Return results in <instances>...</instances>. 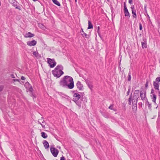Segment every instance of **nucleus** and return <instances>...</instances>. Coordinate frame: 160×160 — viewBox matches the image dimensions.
<instances>
[{
  "label": "nucleus",
  "instance_id": "1",
  "mask_svg": "<svg viewBox=\"0 0 160 160\" xmlns=\"http://www.w3.org/2000/svg\"><path fill=\"white\" fill-rule=\"evenodd\" d=\"M59 85L64 88L72 89L74 87L73 79L71 76H65L60 81Z\"/></svg>",
  "mask_w": 160,
  "mask_h": 160
},
{
  "label": "nucleus",
  "instance_id": "2",
  "mask_svg": "<svg viewBox=\"0 0 160 160\" xmlns=\"http://www.w3.org/2000/svg\"><path fill=\"white\" fill-rule=\"evenodd\" d=\"M63 69V67L62 65H58L55 68L54 70L52 71V74L54 77L59 78L64 73L62 71Z\"/></svg>",
  "mask_w": 160,
  "mask_h": 160
},
{
  "label": "nucleus",
  "instance_id": "3",
  "mask_svg": "<svg viewBox=\"0 0 160 160\" xmlns=\"http://www.w3.org/2000/svg\"><path fill=\"white\" fill-rule=\"evenodd\" d=\"M139 90H135L133 98L132 96V93L129 96L128 98V104L131 105L132 101H136L138 102V98H139Z\"/></svg>",
  "mask_w": 160,
  "mask_h": 160
},
{
  "label": "nucleus",
  "instance_id": "4",
  "mask_svg": "<svg viewBox=\"0 0 160 160\" xmlns=\"http://www.w3.org/2000/svg\"><path fill=\"white\" fill-rule=\"evenodd\" d=\"M79 93L80 92H79L75 93L73 95V99L77 105L79 107H81V102H79V100L81 98V96Z\"/></svg>",
  "mask_w": 160,
  "mask_h": 160
},
{
  "label": "nucleus",
  "instance_id": "5",
  "mask_svg": "<svg viewBox=\"0 0 160 160\" xmlns=\"http://www.w3.org/2000/svg\"><path fill=\"white\" fill-rule=\"evenodd\" d=\"M50 151L52 155L56 157L58 156L59 153V151L57 149L55 148L54 147L51 146L50 148Z\"/></svg>",
  "mask_w": 160,
  "mask_h": 160
},
{
  "label": "nucleus",
  "instance_id": "6",
  "mask_svg": "<svg viewBox=\"0 0 160 160\" xmlns=\"http://www.w3.org/2000/svg\"><path fill=\"white\" fill-rule=\"evenodd\" d=\"M47 60L49 64L50 68H53L56 65V62H55L54 59L47 58Z\"/></svg>",
  "mask_w": 160,
  "mask_h": 160
},
{
  "label": "nucleus",
  "instance_id": "7",
  "mask_svg": "<svg viewBox=\"0 0 160 160\" xmlns=\"http://www.w3.org/2000/svg\"><path fill=\"white\" fill-rule=\"evenodd\" d=\"M141 99L144 101L145 100L146 96V90H141L139 91Z\"/></svg>",
  "mask_w": 160,
  "mask_h": 160
},
{
  "label": "nucleus",
  "instance_id": "8",
  "mask_svg": "<svg viewBox=\"0 0 160 160\" xmlns=\"http://www.w3.org/2000/svg\"><path fill=\"white\" fill-rule=\"evenodd\" d=\"M24 86L28 90L32 93L33 89L32 87L28 82H26L25 83Z\"/></svg>",
  "mask_w": 160,
  "mask_h": 160
},
{
  "label": "nucleus",
  "instance_id": "9",
  "mask_svg": "<svg viewBox=\"0 0 160 160\" xmlns=\"http://www.w3.org/2000/svg\"><path fill=\"white\" fill-rule=\"evenodd\" d=\"M124 13L125 17H127L128 18L130 17V13L127 8L126 4L125 2L124 3Z\"/></svg>",
  "mask_w": 160,
  "mask_h": 160
},
{
  "label": "nucleus",
  "instance_id": "10",
  "mask_svg": "<svg viewBox=\"0 0 160 160\" xmlns=\"http://www.w3.org/2000/svg\"><path fill=\"white\" fill-rule=\"evenodd\" d=\"M151 99L152 100V102H153L154 103H156V101L157 97L156 95L154 94V91L153 89H151Z\"/></svg>",
  "mask_w": 160,
  "mask_h": 160
},
{
  "label": "nucleus",
  "instance_id": "11",
  "mask_svg": "<svg viewBox=\"0 0 160 160\" xmlns=\"http://www.w3.org/2000/svg\"><path fill=\"white\" fill-rule=\"evenodd\" d=\"M76 86L77 88L79 91H82L83 90V85L79 81H78L76 83Z\"/></svg>",
  "mask_w": 160,
  "mask_h": 160
},
{
  "label": "nucleus",
  "instance_id": "12",
  "mask_svg": "<svg viewBox=\"0 0 160 160\" xmlns=\"http://www.w3.org/2000/svg\"><path fill=\"white\" fill-rule=\"evenodd\" d=\"M12 4L13 6L16 7L15 8L16 9H18L20 10H21L20 6H18V3L16 0H12Z\"/></svg>",
  "mask_w": 160,
  "mask_h": 160
},
{
  "label": "nucleus",
  "instance_id": "13",
  "mask_svg": "<svg viewBox=\"0 0 160 160\" xmlns=\"http://www.w3.org/2000/svg\"><path fill=\"white\" fill-rule=\"evenodd\" d=\"M143 40L144 42H142V47L143 48H147L146 39L145 38H143Z\"/></svg>",
  "mask_w": 160,
  "mask_h": 160
},
{
  "label": "nucleus",
  "instance_id": "14",
  "mask_svg": "<svg viewBox=\"0 0 160 160\" xmlns=\"http://www.w3.org/2000/svg\"><path fill=\"white\" fill-rule=\"evenodd\" d=\"M37 42L34 40L31 41H28L27 42V44L30 46H34L36 45Z\"/></svg>",
  "mask_w": 160,
  "mask_h": 160
},
{
  "label": "nucleus",
  "instance_id": "15",
  "mask_svg": "<svg viewBox=\"0 0 160 160\" xmlns=\"http://www.w3.org/2000/svg\"><path fill=\"white\" fill-rule=\"evenodd\" d=\"M137 102L136 101H132V108L133 110H136L137 109Z\"/></svg>",
  "mask_w": 160,
  "mask_h": 160
},
{
  "label": "nucleus",
  "instance_id": "16",
  "mask_svg": "<svg viewBox=\"0 0 160 160\" xmlns=\"http://www.w3.org/2000/svg\"><path fill=\"white\" fill-rule=\"evenodd\" d=\"M34 36V34L30 32H28L25 34L24 35V37L26 38H31L33 37Z\"/></svg>",
  "mask_w": 160,
  "mask_h": 160
},
{
  "label": "nucleus",
  "instance_id": "17",
  "mask_svg": "<svg viewBox=\"0 0 160 160\" xmlns=\"http://www.w3.org/2000/svg\"><path fill=\"white\" fill-rule=\"evenodd\" d=\"M159 83L156 82L155 81L153 82V86L155 90H159Z\"/></svg>",
  "mask_w": 160,
  "mask_h": 160
},
{
  "label": "nucleus",
  "instance_id": "18",
  "mask_svg": "<svg viewBox=\"0 0 160 160\" xmlns=\"http://www.w3.org/2000/svg\"><path fill=\"white\" fill-rule=\"evenodd\" d=\"M43 144L45 149H48L49 147V144L48 142L46 140L43 141Z\"/></svg>",
  "mask_w": 160,
  "mask_h": 160
},
{
  "label": "nucleus",
  "instance_id": "19",
  "mask_svg": "<svg viewBox=\"0 0 160 160\" xmlns=\"http://www.w3.org/2000/svg\"><path fill=\"white\" fill-rule=\"evenodd\" d=\"M42 118L38 120V122L39 124H40L41 125L42 127L44 128L45 127V125H43L42 123H43L44 121L42 118Z\"/></svg>",
  "mask_w": 160,
  "mask_h": 160
},
{
  "label": "nucleus",
  "instance_id": "20",
  "mask_svg": "<svg viewBox=\"0 0 160 160\" xmlns=\"http://www.w3.org/2000/svg\"><path fill=\"white\" fill-rule=\"evenodd\" d=\"M93 28V26L90 21H88V29H91Z\"/></svg>",
  "mask_w": 160,
  "mask_h": 160
},
{
  "label": "nucleus",
  "instance_id": "21",
  "mask_svg": "<svg viewBox=\"0 0 160 160\" xmlns=\"http://www.w3.org/2000/svg\"><path fill=\"white\" fill-rule=\"evenodd\" d=\"M80 32L81 33V35H82L83 37H85L86 38H88L87 37V36H88V35L87 34L85 33L83 31V30L82 29V28H81V30L80 31Z\"/></svg>",
  "mask_w": 160,
  "mask_h": 160
},
{
  "label": "nucleus",
  "instance_id": "22",
  "mask_svg": "<svg viewBox=\"0 0 160 160\" xmlns=\"http://www.w3.org/2000/svg\"><path fill=\"white\" fill-rule=\"evenodd\" d=\"M41 136L44 138H47L48 135L47 134L44 132H42L41 133Z\"/></svg>",
  "mask_w": 160,
  "mask_h": 160
},
{
  "label": "nucleus",
  "instance_id": "23",
  "mask_svg": "<svg viewBox=\"0 0 160 160\" xmlns=\"http://www.w3.org/2000/svg\"><path fill=\"white\" fill-rule=\"evenodd\" d=\"M132 17H133V18H137V14H136V10H134V11H132Z\"/></svg>",
  "mask_w": 160,
  "mask_h": 160
},
{
  "label": "nucleus",
  "instance_id": "24",
  "mask_svg": "<svg viewBox=\"0 0 160 160\" xmlns=\"http://www.w3.org/2000/svg\"><path fill=\"white\" fill-rule=\"evenodd\" d=\"M52 1L56 5L58 6H60L61 5L60 3L57 0H52Z\"/></svg>",
  "mask_w": 160,
  "mask_h": 160
},
{
  "label": "nucleus",
  "instance_id": "25",
  "mask_svg": "<svg viewBox=\"0 0 160 160\" xmlns=\"http://www.w3.org/2000/svg\"><path fill=\"white\" fill-rule=\"evenodd\" d=\"M113 104L111 105L108 107V108L111 110H113L114 111H116L117 110L113 108Z\"/></svg>",
  "mask_w": 160,
  "mask_h": 160
},
{
  "label": "nucleus",
  "instance_id": "26",
  "mask_svg": "<svg viewBox=\"0 0 160 160\" xmlns=\"http://www.w3.org/2000/svg\"><path fill=\"white\" fill-rule=\"evenodd\" d=\"M103 116L106 118H108L109 117V114L108 113H104L102 114Z\"/></svg>",
  "mask_w": 160,
  "mask_h": 160
},
{
  "label": "nucleus",
  "instance_id": "27",
  "mask_svg": "<svg viewBox=\"0 0 160 160\" xmlns=\"http://www.w3.org/2000/svg\"><path fill=\"white\" fill-rule=\"evenodd\" d=\"M131 78V72L130 71L129 72L128 75V81H130Z\"/></svg>",
  "mask_w": 160,
  "mask_h": 160
},
{
  "label": "nucleus",
  "instance_id": "28",
  "mask_svg": "<svg viewBox=\"0 0 160 160\" xmlns=\"http://www.w3.org/2000/svg\"><path fill=\"white\" fill-rule=\"evenodd\" d=\"M33 54L35 56V57L37 58L40 56L39 54L37 52H36V51L33 52Z\"/></svg>",
  "mask_w": 160,
  "mask_h": 160
},
{
  "label": "nucleus",
  "instance_id": "29",
  "mask_svg": "<svg viewBox=\"0 0 160 160\" xmlns=\"http://www.w3.org/2000/svg\"><path fill=\"white\" fill-rule=\"evenodd\" d=\"M82 101L84 102H87V99L85 97H83V96H82Z\"/></svg>",
  "mask_w": 160,
  "mask_h": 160
},
{
  "label": "nucleus",
  "instance_id": "30",
  "mask_svg": "<svg viewBox=\"0 0 160 160\" xmlns=\"http://www.w3.org/2000/svg\"><path fill=\"white\" fill-rule=\"evenodd\" d=\"M88 86L89 88L91 89L92 90L93 88V85L91 83H88Z\"/></svg>",
  "mask_w": 160,
  "mask_h": 160
},
{
  "label": "nucleus",
  "instance_id": "31",
  "mask_svg": "<svg viewBox=\"0 0 160 160\" xmlns=\"http://www.w3.org/2000/svg\"><path fill=\"white\" fill-rule=\"evenodd\" d=\"M160 81V77H158L156 78L155 82L159 83Z\"/></svg>",
  "mask_w": 160,
  "mask_h": 160
},
{
  "label": "nucleus",
  "instance_id": "32",
  "mask_svg": "<svg viewBox=\"0 0 160 160\" xmlns=\"http://www.w3.org/2000/svg\"><path fill=\"white\" fill-rule=\"evenodd\" d=\"M148 80H147L146 81V83L145 84V88L146 89H147L148 87Z\"/></svg>",
  "mask_w": 160,
  "mask_h": 160
},
{
  "label": "nucleus",
  "instance_id": "33",
  "mask_svg": "<svg viewBox=\"0 0 160 160\" xmlns=\"http://www.w3.org/2000/svg\"><path fill=\"white\" fill-rule=\"evenodd\" d=\"M131 89V86H129L128 87V90L127 92V96H128L129 95Z\"/></svg>",
  "mask_w": 160,
  "mask_h": 160
},
{
  "label": "nucleus",
  "instance_id": "34",
  "mask_svg": "<svg viewBox=\"0 0 160 160\" xmlns=\"http://www.w3.org/2000/svg\"><path fill=\"white\" fill-rule=\"evenodd\" d=\"M147 15L148 18V19L149 21V22L150 23L152 24V22L151 21V20L150 19V17L149 15H148V14L147 13Z\"/></svg>",
  "mask_w": 160,
  "mask_h": 160
},
{
  "label": "nucleus",
  "instance_id": "35",
  "mask_svg": "<svg viewBox=\"0 0 160 160\" xmlns=\"http://www.w3.org/2000/svg\"><path fill=\"white\" fill-rule=\"evenodd\" d=\"M139 29L140 30H142V25L141 23H139Z\"/></svg>",
  "mask_w": 160,
  "mask_h": 160
},
{
  "label": "nucleus",
  "instance_id": "36",
  "mask_svg": "<svg viewBox=\"0 0 160 160\" xmlns=\"http://www.w3.org/2000/svg\"><path fill=\"white\" fill-rule=\"evenodd\" d=\"M97 32L98 33V35L100 36V27L98 26L97 28Z\"/></svg>",
  "mask_w": 160,
  "mask_h": 160
},
{
  "label": "nucleus",
  "instance_id": "37",
  "mask_svg": "<svg viewBox=\"0 0 160 160\" xmlns=\"http://www.w3.org/2000/svg\"><path fill=\"white\" fill-rule=\"evenodd\" d=\"M148 109L151 110H152V105L150 103L149 104H148Z\"/></svg>",
  "mask_w": 160,
  "mask_h": 160
},
{
  "label": "nucleus",
  "instance_id": "38",
  "mask_svg": "<svg viewBox=\"0 0 160 160\" xmlns=\"http://www.w3.org/2000/svg\"><path fill=\"white\" fill-rule=\"evenodd\" d=\"M4 88L3 85H0V92L2 91Z\"/></svg>",
  "mask_w": 160,
  "mask_h": 160
},
{
  "label": "nucleus",
  "instance_id": "39",
  "mask_svg": "<svg viewBox=\"0 0 160 160\" xmlns=\"http://www.w3.org/2000/svg\"><path fill=\"white\" fill-rule=\"evenodd\" d=\"M158 31L159 33L160 34V23L159 22L158 23Z\"/></svg>",
  "mask_w": 160,
  "mask_h": 160
},
{
  "label": "nucleus",
  "instance_id": "40",
  "mask_svg": "<svg viewBox=\"0 0 160 160\" xmlns=\"http://www.w3.org/2000/svg\"><path fill=\"white\" fill-rule=\"evenodd\" d=\"M131 8L132 9V11L135 10L134 5H132Z\"/></svg>",
  "mask_w": 160,
  "mask_h": 160
},
{
  "label": "nucleus",
  "instance_id": "41",
  "mask_svg": "<svg viewBox=\"0 0 160 160\" xmlns=\"http://www.w3.org/2000/svg\"><path fill=\"white\" fill-rule=\"evenodd\" d=\"M20 79H13V81L14 82H20Z\"/></svg>",
  "mask_w": 160,
  "mask_h": 160
},
{
  "label": "nucleus",
  "instance_id": "42",
  "mask_svg": "<svg viewBox=\"0 0 160 160\" xmlns=\"http://www.w3.org/2000/svg\"><path fill=\"white\" fill-rule=\"evenodd\" d=\"M146 104H147V105H148V104H149L150 103L148 101V99L147 98H146Z\"/></svg>",
  "mask_w": 160,
  "mask_h": 160
},
{
  "label": "nucleus",
  "instance_id": "43",
  "mask_svg": "<svg viewBox=\"0 0 160 160\" xmlns=\"http://www.w3.org/2000/svg\"><path fill=\"white\" fill-rule=\"evenodd\" d=\"M21 79L22 80H24L25 79V78L23 76H21Z\"/></svg>",
  "mask_w": 160,
  "mask_h": 160
},
{
  "label": "nucleus",
  "instance_id": "44",
  "mask_svg": "<svg viewBox=\"0 0 160 160\" xmlns=\"http://www.w3.org/2000/svg\"><path fill=\"white\" fill-rule=\"evenodd\" d=\"M65 160V158L63 156H62V157H61V158L60 160Z\"/></svg>",
  "mask_w": 160,
  "mask_h": 160
},
{
  "label": "nucleus",
  "instance_id": "45",
  "mask_svg": "<svg viewBox=\"0 0 160 160\" xmlns=\"http://www.w3.org/2000/svg\"><path fill=\"white\" fill-rule=\"evenodd\" d=\"M11 77L12 78H15V77L14 76V75L13 74H12L11 75Z\"/></svg>",
  "mask_w": 160,
  "mask_h": 160
},
{
  "label": "nucleus",
  "instance_id": "46",
  "mask_svg": "<svg viewBox=\"0 0 160 160\" xmlns=\"http://www.w3.org/2000/svg\"><path fill=\"white\" fill-rule=\"evenodd\" d=\"M128 2L129 3H130V4H132V0H128Z\"/></svg>",
  "mask_w": 160,
  "mask_h": 160
},
{
  "label": "nucleus",
  "instance_id": "47",
  "mask_svg": "<svg viewBox=\"0 0 160 160\" xmlns=\"http://www.w3.org/2000/svg\"><path fill=\"white\" fill-rule=\"evenodd\" d=\"M158 92L159 96L160 97V91L159 90H159H158Z\"/></svg>",
  "mask_w": 160,
  "mask_h": 160
},
{
  "label": "nucleus",
  "instance_id": "48",
  "mask_svg": "<svg viewBox=\"0 0 160 160\" xmlns=\"http://www.w3.org/2000/svg\"><path fill=\"white\" fill-rule=\"evenodd\" d=\"M32 97H33V99L34 98H36L35 96L33 95L32 93Z\"/></svg>",
  "mask_w": 160,
  "mask_h": 160
},
{
  "label": "nucleus",
  "instance_id": "49",
  "mask_svg": "<svg viewBox=\"0 0 160 160\" xmlns=\"http://www.w3.org/2000/svg\"><path fill=\"white\" fill-rule=\"evenodd\" d=\"M138 104H139V105H142V102H141V103L139 102V103Z\"/></svg>",
  "mask_w": 160,
  "mask_h": 160
},
{
  "label": "nucleus",
  "instance_id": "50",
  "mask_svg": "<svg viewBox=\"0 0 160 160\" xmlns=\"http://www.w3.org/2000/svg\"><path fill=\"white\" fill-rule=\"evenodd\" d=\"M141 35H142V34L141 33L140 34H139V36L140 37H141Z\"/></svg>",
  "mask_w": 160,
  "mask_h": 160
},
{
  "label": "nucleus",
  "instance_id": "51",
  "mask_svg": "<svg viewBox=\"0 0 160 160\" xmlns=\"http://www.w3.org/2000/svg\"><path fill=\"white\" fill-rule=\"evenodd\" d=\"M33 1L35 2L37 1V0H32Z\"/></svg>",
  "mask_w": 160,
  "mask_h": 160
},
{
  "label": "nucleus",
  "instance_id": "52",
  "mask_svg": "<svg viewBox=\"0 0 160 160\" xmlns=\"http://www.w3.org/2000/svg\"><path fill=\"white\" fill-rule=\"evenodd\" d=\"M112 9H113V8L112 7L111 8V10H112Z\"/></svg>",
  "mask_w": 160,
  "mask_h": 160
},
{
  "label": "nucleus",
  "instance_id": "53",
  "mask_svg": "<svg viewBox=\"0 0 160 160\" xmlns=\"http://www.w3.org/2000/svg\"><path fill=\"white\" fill-rule=\"evenodd\" d=\"M107 1H108V2H109V1L110 0H107Z\"/></svg>",
  "mask_w": 160,
  "mask_h": 160
},
{
  "label": "nucleus",
  "instance_id": "54",
  "mask_svg": "<svg viewBox=\"0 0 160 160\" xmlns=\"http://www.w3.org/2000/svg\"><path fill=\"white\" fill-rule=\"evenodd\" d=\"M75 2H77V0H75Z\"/></svg>",
  "mask_w": 160,
  "mask_h": 160
},
{
  "label": "nucleus",
  "instance_id": "55",
  "mask_svg": "<svg viewBox=\"0 0 160 160\" xmlns=\"http://www.w3.org/2000/svg\"><path fill=\"white\" fill-rule=\"evenodd\" d=\"M144 8H145V9L146 11L145 7Z\"/></svg>",
  "mask_w": 160,
  "mask_h": 160
},
{
  "label": "nucleus",
  "instance_id": "56",
  "mask_svg": "<svg viewBox=\"0 0 160 160\" xmlns=\"http://www.w3.org/2000/svg\"><path fill=\"white\" fill-rule=\"evenodd\" d=\"M75 92V91H73V92Z\"/></svg>",
  "mask_w": 160,
  "mask_h": 160
},
{
  "label": "nucleus",
  "instance_id": "57",
  "mask_svg": "<svg viewBox=\"0 0 160 160\" xmlns=\"http://www.w3.org/2000/svg\"><path fill=\"white\" fill-rule=\"evenodd\" d=\"M40 121V122H41V123H42V121Z\"/></svg>",
  "mask_w": 160,
  "mask_h": 160
}]
</instances>
